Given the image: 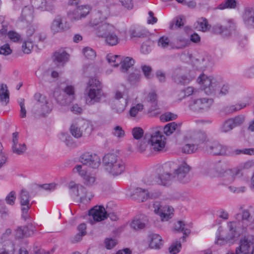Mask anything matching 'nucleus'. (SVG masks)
I'll return each instance as SVG.
<instances>
[{"label": "nucleus", "mask_w": 254, "mask_h": 254, "mask_svg": "<svg viewBox=\"0 0 254 254\" xmlns=\"http://www.w3.org/2000/svg\"><path fill=\"white\" fill-rule=\"evenodd\" d=\"M198 83L203 85V90L207 95L215 94L219 88V83L216 79L213 77H208L204 74H200L197 78Z\"/></svg>", "instance_id": "39448f33"}, {"label": "nucleus", "mask_w": 254, "mask_h": 254, "mask_svg": "<svg viewBox=\"0 0 254 254\" xmlns=\"http://www.w3.org/2000/svg\"><path fill=\"white\" fill-rule=\"evenodd\" d=\"M242 222L246 223L245 225H243V227H247L248 225V223L250 222L251 219V217H250V213L248 210L245 209L243 210L242 212Z\"/></svg>", "instance_id": "69168bd1"}, {"label": "nucleus", "mask_w": 254, "mask_h": 254, "mask_svg": "<svg viewBox=\"0 0 254 254\" xmlns=\"http://www.w3.org/2000/svg\"><path fill=\"white\" fill-rule=\"evenodd\" d=\"M96 177L90 170H82L80 166V182L86 187L92 186L95 183Z\"/></svg>", "instance_id": "f3484780"}, {"label": "nucleus", "mask_w": 254, "mask_h": 254, "mask_svg": "<svg viewBox=\"0 0 254 254\" xmlns=\"http://www.w3.org/2000/svg\"><path fill=\"white\" fill-rule=\"evenodd\" d=\"M50 28L54 32H62L69 30L70 26L64 17L58 15L53 20Z\"/></svg>", "instance_id": "ddd939ff"}, {"label": "nucleus", "mask_w": 254, "mask_h": 254, "mask_svg": "<svg viewBox=\"0 0 254 254\" xmlns=\"http://www.w3.org/2000/svg\"><path fill=\"white\" fill-rule=\"evenodd\" d=\"M126 36L127 40L129 39L133 42H136L138 39L143 38L146 37L145 33H127Z\"/></svg>", "instance_id": "6e6d98bb"}, {"label": "nucleus", "mask_w": 254, "mask_h": 254, "mask_svg": "<svg viewBox=\"0 0 254 254\" xmlns=\"http://www.w3.org/2000/svg\"><path fill=\"white\" fill-rule=\"evenodd\" d=\"M122 61L119 62V64H121V69L123 72H127L134 64V60L132 58L127 57L123 58L121 57Z\"/></svg>", "instance_id": "4c0bfd02"}, {"label": "nucleus", "mask_w": 254, "mask_h": 254, "mask_svg": "<svg viewBox=\"0 0 254 254\" xmlns=\"http://www.w3.org/2000/svg\"><path fill=\"white\" fill-rule=\"evenodd\" d=\"M117 35L115 33H98V36L105 39V42L109 46L116 45L120 41H127V33H119Z\"/></svg>", "instance_id": "9b49d317"}, {"label": "nucleus", "mask_w": 254, "mask_h": 254, "mask_svg": "<svg viewBox=\"0 0 254 254\" xmlns=\"http://www.w3.org/2000/svg\"><path fill=\"white\" fill-rule=\"evenodd\" d=\"M69 131L71 134L76 138L79 137V127L78 121H74L70 126Z\"/></svg>", "instance_id": "603ef678"}, {"label": "nucleus", "mask_w": 254, "mask_h": 254, "mask_svg": "<svg viewBox=\"0 0 254 254\" xmlns=\"http://www.w3.org/2000/svg\"><path fill=\"white\" fill-rule=\"evenodd\" d=\"M164 137L160 130L155 131L151 135L150 139L148 142H150L154 151H162L165 146V142L162 140Z\"/></svg>", "instance_id": "2eb2a0df"}, {"label": "nucleus", "mask_w": 254, "mask_h": 254, "mask_svg": "<svg viewBox=\"0 0 254 254\" xmlns=\"http://www.w3.org/2000/svg\"><path fill=\"white\" fill-rule=\"evenodd\" d=\"M141 78L140 71L138 69H135L133 71L129 73L127 80L129 84L135 85L139 83Z\"/></svg>", "instance_id": "c9c22d12"}, {"label": "nucleus", "mask_w": 254, "mask_h": 254, "mask_svg": "<svg viewBox=\"0 0 254 254\" xmlns=\"http://www.w3.org/2000/svg\"><path fill=\"white\" fill-rule=\"evenodd\" d=\"M194 27L196 30L206 32L210 30L211 26L206 18L201 17L197 18L194 23Z\"/></svg>", "instance_id": "a878e982"}, {"label": "nucleus", "mask_w": 254, "mask_h": 254, "mask_svg": "<svg viewBox=\"0 0 254 254\" xmlns=\"http://www.w3.org/2000/svg\"><path fill=\"white\" fill-rule=\"evenodd\" d=\"M149 102L151 104V107L149 111H152L157 109V95L156 93L152 92L149 94L148 95Z\"/></svg>", "instance_id": "13d9d810"}, {"label": "nucleus", "mask_w": 254, "mask_h": 254, "mask_svg": "<svg viewBox=\"0 0 254 254\" xmlns=\"http://www.w3.org/2000/svg\"><path fill=\"white\" fill-rule=\"evenodd\" d=\"M46 33H32L27 39H23L22 50L25 54H29L33 48V42H43L47 38Z\"/></svg>", "instance_id": "6e6552de"}, {"label": "nucleus", "mask_w": 254, "mask_h": 254, "mask_svg": "<svg viewBox=\"0 0 254 254\" xmlns=\"http://www.w3.org/2000/svg\"><path fill=\"white\" fill-rule=\"evenodd\" d=\"M16 198V192L14 191H11L6 195L5 200L7 204L13 205L15 204Z\"/></svg>", "instance_id": "bf43d9fd"}, {"label": "nucleus", "mask_w": 254, "mask_h": 254, "mask_svg": "<svg viewBox=\"0 0 254 254\" xmlns=\"http://www.w3.org/2000/svg\"><path fill=\"white\" fill-rule=\"evenodd\" d=\"M236 37L240 46L244 48L247 44V37L245 35H242L240 33H235Z\"/></svg>", "instance_id": "680f3d73"}, {"label": "nucleus", "mask_w": 254, "mask_h": 254, "mask_svg": "<svg viewBox=\"0 0 254 254\" xmlns=\"http://www.w3.org/2000/svg\"><path fill=\"white\" fill-rule=\"evenodd\" d=\"M174 176L169 173H164L158 175V179L157 178V182L158 185H163L164 186H169L171 184Z\"/></svg>", "instance_id": "72a5a7b5"}, {"label": "nucleus", "mask_w": 254, "mask_h": 254, "mask_svg": "<svg viewBox=\"0 0 254 254\" xmlns=\"http://www.w3.org/2000/svg\"><path fill=\"white\" fill-rule=\"evenodd\" d=\"M88 215L92 216L96 222H100L109 217L112 221H116L118 217L115 213H107L103 206H95L88 211Z\"/></svg>", "instance_id": "423d86ee"}, {"label": "nucleus", "mask_w": 254, "mask_h": 254, "mask_svg": "<svg viewBox=\"0 0 254 254\" xmlns=\"http://www.w3.org/2000/svg\"><path fill=\"white\" fill-rule=\"evenodd\" d=\"M173 44L174 46L172 47V49H182L186 47L190 46L189 38H185L183 37H180L178 38L176 43Z\"/></svg>", "instance_id": "ea45409f"}, {"label": "nucleus", "mask_w": 254, "mask_h": 254, "mask_svg": "<svg viewBox=\"0 0 254 254\" xmlns=\"http://www.w3.org/2000/svg\"><path fill=\"white\" fill-rule=\"evenodd\" d=\"M100 158L96 154L85 152L80 156V163L92 168H98L100 164Z\"/></svg>", "instance_id": "f8f14e48"}, {"label": "nucleus", "mask_w": 254, "mask_h": 254, "mask_svg": "<svg viewBox=\"0 0 254 254\" xmlns=\"http://www.w3.org/2000/svg\"><path fill=\"white\" fill-rule=\"evenodd\" d=\"M245 25L249 27H254V9L248 8L246 9L243 16Z\"/></svg>", "instance_id": "cd10ccee"}, {"label": "nucleus", "mask_w": 254, "mask_h": 254, "mask_svg": "<svg viewBox=\"0 0 254 254\" xmlns=\"http://www.w3.org/2000/svg\"><path fill=\"white\" fill-rule=\"evenodd\" d=\"M213 103V100L209 98H199L192 99L190 101V109L195 112L202 113L208 111Z\"/></svg>", "instance_id": "1a4fd4ad"}, {"label": "nucleus", "mask_w": 254, "mask_h": 254, "mask_svg": "<svg viewBox=\"0 0 254 254\" xmlns=\"http://www.w3.org/2000/svg\"><path fill=\"white\" fill-rule=\"evenodd\" d=\"M79 0H69V5L73 7L68 12V15L71 19H78L79 18Z\"/></svg>", "instance_id": "7c9ffc66"}, {"label": "nucleus", "mask_w": 254, "mask_h": 254, "mask_svg": "<svg viewBox=\"0 0 254 254\" xmlns=\"http://www.w3.org/2000/svg\"><path fill=\"white\" fill-rule=\"evenodd\" d=\"M111 168V170H108L107 172L114 176H117L121 175L125 171L126 165L125 163L121 159V160H118V162L114 164V166L113 165Z\"/></svg>", "instance_id": "c85d7f7f"}, {"label": "nucleus", "mask_w": 254, "mask_h": 254, "mask_svg": "<svg viewBox=\"0 0 254 254\" xmlns=\"http://www.w3.org/2000/svg\"><path fill=\"white\" fill-rule=\"evenodd\" d=\"M220 30L221 31H235L236 30V24L232 20H228L227 21L226 24L224 26H220Z\"/></svg>", "instance_id": "5fc2aeb1"}, {"label": "nucleus", "mask_w": 254, "mask_h": 254, "mask_svg": "<svg viewBox=\"0 0 254 254\" xmlns=\"http://www.w3.org/2000/svg\"><path fill=\"white\" fill-rule=\"evenodd\" d=\"M190 169V167L186 162H183L178 165L174 173L180 183L186 184L191 180V177L189 174Z\"/></svg>", "instance_id": "9d476101"}, {"label": "nucleus", "mask_w": 254, "mask_h": 254, "mask_svg": "<svg viewBox=\"0 0 254 254\" xmlns=\"http://www.w3.org/2000/svg\"><path fill=\"white\" fill-rule=\"evenodd\" d=\"M0 32H15L10 23L6 20L1 22V29Z\"/></svg>", "instance_id": "338daca9"}, {"label": "nucleus", "mask_w": 254, "mask_h": 254, "mask_svg": "<svg viewBox=\"0 0 254 254\" xmlns=\"http://www.w3.org/2000/svg\"><path fill=\"white\" fill-rule=\"evenodd\" d=\"M121 159L114 153H108L103 158V164L105 170H111V167Z\"/></svg>", "instance_id": "412c9836"}, {"label": "nucleus", "mask_w": 254, "mask_h": 254, "mask_svg": "<svg viewBox=\"0 0 254 254\" xmlns=\"http://www.w3.org/2000/svg\"><path fill=\"white\" fill-rule=\"evenodd\" d=\"M175 230L178 232H181L183 233L184 236L181 238L184 242L186 241V237L190 233V230L187 228V225L183 221H178L174 226Z\"/></svg>", "instance_id": "473e14b6"}, {"label": "nucleus", "mask_w": 254, "mask_h": 254, "mask_svg": "<svg viewBox=\"0 0 254 254\" xmlns=\"http://www.w3.org/2000/svg\"><path fill=\"white\" fill-rule=\"evenodd\" d=\"M181 124H177L175 122L167 124L163 128L164 133L167 136L171 135L178 127H180Z\"/></svg>", "instance_id": "49530a36"}, {"label": "nucleus", "mask_w": 254, "mask_h": 254, "mask_svg": "<svg viewBox=\"0 0 254 254\" xmlns=\"http://www.w3.org/2000/svg\"><path fill=\"white\" fill-rule=\"evenodd\" d=\"M60 138L61 140L65 142L66 145L70 148H74L76 146L75 142L67 133L62 132L60 134Z\"/></svg>", "instance_id": "79ce46f5"}, {"label": "nucleus", "mask_w": 254, "mask_h": 254, "mask_svg": "<svg viewBox=\"0 0 254 254\" xmlns=\"http://www.w3.org/2000/svg\"><path fill=\"white\" fill-rule=\"evenodd\" d=\"M5 37H7L10 41L13 42H21L23 41V37L18 33H1Z\"/></svg>", "instance_id": "de8ad7c7"}, {"label": "nucleus", "mask_w": 254, "mask_h": 254, "mask_svg": "<svg viewBox=\"0 0 254 254\" xmlns=\"http://www.w3.org/2000/svg\"><path fill=\"white\" fill-rule=\"evenodd\" d=\"M82 53L84 58L88 60H93L96 56V52L90 47L83 48Z\"/></svg>", "instance_id": "a18cd8bd"}, {"label": "nucleus", "mask_w": 254, "mask_h": 254, "mask_svg": "<svg viewBox=\"0 0 254 254\" xmlns=\"http://www.w3.org/2000/svg\"><path fill=\"white\" fill-rule=\"evenodd\" d=\"M68 189L71 196L72 197H76L78 196V185L73 182H71L68 184Z\"/></svg>", "instance_id": "4d7b16f0"}, {"label": "nucleus", "mask_w": 254, "mask_h": 254, "mask_svg": "<svg viewBox=\"0 0 254 254\" xmlns=\"http://www.w3.org/2000/svg\"><path fill=\"white\" fill-rule=\"evenodd\" d=\"M80 124H81V127H80V137L82 135H89L92 130V127L90 123L88 121L82 120L80 121Z\"/></svg>", "instance_id": "e433bc0d"}, {"label": "nucleus", "mask_w": 254, "mask_h": 254, "mask_svg": "<svg viewBox=\"0 0 254 254\" xmlns=\"http://www.w3.org/2000/svg\"><path fill=\"white\" fill-rule=\"evenodd\" d=\"M18 134L15 132L12 134V149L14 153L17 154H22L26 149V145L24 143L18 144Z\"/></svg>", "instance_id": "c756f323"}, {"label": "nucleus", "mask_w": 254, "mask_h": 254, "mask_svg": "<svg viewBox=\"0 0 254 254\" xmlns=\"http://www.w3.org/2000/svg\"><path fill=\"white\" fill-rule=\"evenodd\" d=\"M181 246V242L176 241L170 247L169 252L172 254H176L179 252Z\"/></svg>", "instance_id": "774afa93"}, {"label": "nucleus", "mask_w": 254, "mask_h": 254, "mask_svg": "<svg viewBox=\"0 0 254 254\" xmlns=\"http://www.w3.org/2000/svg\"><path fill=\"white\" fill-rule=\"evenodd\" d=\"M234 127L233 122L229 119L223 122L220 127V131L222 132H227L231 130Z\"/></svg>", "instance_id": "3c124183"}, {"label": "nucleus", "mask_w": 254, "mask_h": 254, "mask_svg": "<svg viewBox=\"0 0 254 254\" xmlns=\"http://www.w3.org/2000/svg\"><path fill=\"white\" fill-rule=\"evenodd\" d=\"M0 101L3 105H6L9 101V95L6 85L1 84L0 87Z\"/></svg>", "instance_id": "58836bf2"}, {"label": "nucleus", "mask_w": 254, "mask_h": 254, "mask_svg": "<svg viewBox=\"0 0 254 254\" xmlns=\"http://www.w3.org/2000/svg\"><path fill=\"white\" fill-rule=\"evenodd\" d=\"M153 208L154 212L159 215L162 220H168L172 217L173 215V208L169 206H162L160 205L158 202H155L153 204Z\"/></svg>", "instance_id": "4468645a"}, {"label": "nucleus", "mask_w": 254, "mask_h": 254, "mask_svg": "<svg viewBox=\"0 0 254 254\" xmlns=\"http://www.w3.org/2000/svg\"><path fill=\"white\" fill-rule=\"evenodd\" d=\"M160 194L159 192H149L147 190L137 188L133 196L134 198L137 199L139 201L144 202L149 198H156L158 197Z\"/></svg>", "instance_id": "dca6fc26"}, {"label": "nucleus", "mask_w": 254, "mask_h": 254, "mask_svg": "<svg viewBox=\"0 0 254 254\" xmlns=\"http://www.w3.org/2000/svg\"><path fill=\"white\" fill-rule=\"evenodd\" d=\"M34 6L42 10H52L54 8L53 2L51 0H31Z\"/></svg>", "instance_id": "4be33fe9"}, {"label": "nucleus", "mask_w": 254, "mask_h": 254, "mask_svg": "<svg viewBox=\"0 0 254 254\" xmlns=\"http://www.w3.org/2000/svg\"><path fill=\"white\" fill-rule=\"evenodd\" d=\"M206 150L207 153L213 155H222L226 153V147L217 142L207 144Z\"/></svg>", "instance_id": "6ab92c4d"}, {"label": "nucleus", "mask_w": 254, "mask_h": 254, "mask_svg": "<svg viewBox=\"0 0 254 254\" xmlns=\"http://www.w3.org/2000/svg\"><path fill=\"white\" fill-rule=\"evenodd\" d=\"M32 227L31 224L26 226H19L15 230V236L18 239L30 236L33 233V230L31 229Z\"/></svg>", "instance_id": "bb28decb"}, {"label": "nucleus", "mask_w": 254, "mask_h": 254, "mask_svg": "<svg viewBox=\"0 0 254 254\" xmlns=\"http://www.w3.org/2000/svg\"><path fill=\"white\" fill-rule=\"evenodd\" d=\"M195 61L196 64L201 68H206L212 64L211 58L206 53L199 56Z\"/></svg>", "instance_id": "2f4dec72"}, {"label": "nucleus", "mask_w": 254, "mask_h": 254, "mask_svg": "<svg viewBox=\"0 0 254 254\" xmlns=\"http://www.w3.org/2000/svg\"><path fill=\"white\" fill-rule=\"evenodd\" d=\"M228 227L229 230L225 236L223 238H221L220 236H217V241L215 242V243L222 245V243H219V241H222L223 242L225 241L226 242H230L239 236V233L236 232L235 229L231 223L228 224Z\"/></svg>", "instance_id": "aec40b11"}, {"label": "nucleus", "mask_w": 254, "mask_h": 254, "mask_svg": "<svg viewBox=\"0 0 254 254\" xmlns=\"http://www.w3.org/2000/svg\"><path fill=\"white\" fill-rule=\"evenodd\" d=\"M51 69L48 68L47 69H44L42 68H39L36 72L35 74L36 76L40 80L46 81L47 80L48 77L50 73Z\"/></svg>", "instance_id": "09e8293b"}, {"label": "nucleus", "mask_w": 254, "mask_h": 254, "mask_svg": "<svg viewBox=\"0 0 254 254\" xmlns=\"http://www.w3.org/2000/svg\"><path fill=\"white\" fill-rule=\"evenodd\" d=\"M150 239L149 247L152 249L159 250L163 245L162 237L156 234H152L149 236Z\"/></svg>", "instance_id": "393cba45"}, {"label": "nucleus", "mask_w": 254, "mask_h": 254, "mask_svg": "<svg viewBox=\"0 0 254 254\" xmlns=\"http://www.w3.org/2000/svg\"><path fill=\"white\" fill-rule=\"evenodd\" d=\"M104 96L102 90V85L100 81L96 78L89 79L85 94V103L92 105L100 102Z\"/></svg>", "instance_id": "f257e3e1"}, {"label": "nucleus", "mask_w": 254, "mask_h": 254, "mask_svg": "<svg viewBox=\"0 0 254 254\" xmlns=\"http://www.w3.org/2000/svg\"><path fill=\"white\" fill-rule=\"evenodd\" d=\"M184 25L183 19L181 16L174 18L170 23L169 29L171 30H178Z\"/></svg>", "instance_id": "37998d69"}, {"label": "nucleus", "mask_w": 254, "mask_h": 254, "mask_svg": "<svg viewBox=\"0 0 254 254\" xmlns=\"http://www.w3.org/2000/svg\"><path fill=\"white\" fill-rule=\"evenodd\" d=\"M75 89L72 85H67L61 93L57 91L54 92V96L57 103L62 106L69 105L75 99Z\"/></svg>", "instance_id": "7ed1b4c3"}, {"label": "nucleus", "mask_w": 254, "mask_h": 254, "mask_svg": "<svg viewBox=\"0 0 254 254\" xmlns=\"http://www.w3.org/2000/svg\"><path fill=\"white\" fill-rule=\"evenodd\" d=\"M152 42L148 40L143 43L140 47V52L144 55L149 54L152 51Z\"/></svg>", "instance_id": "864d4df0"}, {"label": "nucleus", "mask_w": 254, "mask_h": 254, "mask_svg": "<svg viewBox=\"0 0 254 254\" xmlns=\"http://www.w3.org/2000/svg\"><path fill=\"white\" fill-rule=\"evenodd\" d=\"M182 69L181 68H176L173 73L172 78L175 83L178 84L185 85L189 83L193 79L192 77H188L182 75Z\"/></svg>", "instance_id": "a211bd4d"}, {"label": "nucleus", "mask_w": 254, "mask_h": 254, "mask_svg": "<svg viewBox=\"0 0 254 254\" xmlns=\"http://www.w3.org/2000/svg\"><path fill=\"white\" fill-rule=\"evenodd\" d=\"M197 149L194 144H186L182 148V151L184 153L190 154L193 153Z\"/></svg>", "instance_id": "052dcab7"}, {"label": "nucleus", "mask_w": 254, "mask_h": 254, "mask_svg": "<svg viewBox=\"0 0 254 254\" xmlns=\"http://www.w3.org/2000/svg\"><path fill=\"white\" fill-rule=\"evenodd\" d=\"M157 45L163 49L169 48L170 49H172V47L174 46V44L170 41L168 37L165 36H161L158 39Z\"/></svg>", "instance_id": "a19ab883"}, {"label": "nucleus", "mask_w": 254, "mask_h": 254, "mask_svg": "<svg viewBox=\"0 0 254 254\" xmlns=\"http://www.w3.org/2000/svg\"><path fill=\"white\" fill-rule=\"evenodd\" d=\"M108 62L110 64H113L114 66L119 65V62L122 61L121 57L118 55H114L112 54H108L106 56Z\"/></svg>", "instance_id": "8fccbe9b"}, {"label": "nucleus", "mask_w": 254, "mask_h": 254, "mask_svg": "<svg viewBox=\"0 0 254 254\" xmlns=\"http://www.w3.org/2000/svg\"><path fill=\"white\" fill-rule=\"evenodd\" d=\"M237 2L236 0H225L218 6L221 10L224 9H235L237 7Z\"/></svg>", "instance_id": "c03bdc74"}, {"label": "nucleus", "mask_w": 254, "mask_h": 254, "mask_svg": "<svg viewBox=\"0 0 254 254\" xmlns=\"http://www.w3.org/2000/svg\"><path fill=\"white\" fill-rule=\"evenodd\" d=\"M69 55L65 51L56 52L54 55V62L58 66H63L69 59Z\"/></svg>", "instance_id": "b1692460"}, {"label": "nucleus", "mask_w": 254, "mask_h": 254, "mask_svg": "<svg viewBox=\"0 0 254 254\" xmlns=\"http://www.w3.org/2000/svg\"><path fill=\"white\" fill-rule=\"evenodd\" d=\"M33 12L34 10L32 6H25L23 8L21 16L16 23L18 29L23 30L27 28L28 31L31 30L28 27L33 19Z\"/></svg>", "instance_id": "20e7f679"}, {"label": "nucleus", "mask_w": 254, "mask_h": 254, "mask_svg": "<svg viewBox=\"0 0 254 254\" xmlns=\"http://www.w3.org/2000/svg\"><path fill=\"white\" fill-rule=\"evenodd\" d=\"M32 111L37 114L45 116L49 114L54 107L52 102L46 96L36 93L33 96Z\"/></svg>", "instance_id": "f03ea898"}, {"label": "nucleus", "mask_w": 254, "mask_h": 254, "mask_svg": "<svg viewBox=\"0 0 254 254\" xmlns=\"http://www.w3.org/2000/svg\"><path fill=\"white\" fill-rule=\"evenodd\" d=\"M19 199L21 207H25V206L31 207V205L29 203L30 195L28 191L22 189L19 194Z\"/></svg>", "instance_id": "f704fd0d"}, {"label": "nucleus", "mask_w": 254, "mask_h": 254, "mask_svg": "<svg viewBox=\"0 0 254 254\" xmlns=\"http://www.w3.org/2000/svg\"><path fill=\"white\" fill-rule=\"evenodd\" d=\"M236 253V254H254V237L248 235L241 238Z\"/></svg>", "instance_id": "0eeeda50"}, {"label": "nucleus", "mask_w": 254, "mask_h": 254, "mask_svg": "<svg viewBox=\"0 0 254 254\" xmlns=\"http://www.w3.org/2000/svg\"><path fill=\"white\" fill-rule=\"evenodd\" d=\"M147 222V217L144 215H140L132 220L130 226L133 229L138 230L144 228Z\"/></svg>", "instance_id": "5701e85b"}, {"label": "nucleus", "mask_w": 254, "mask_h": 254, "mask_svg": "<svg viewBox=\"0 0 254 254\" xmlns=\"http://www.w3.org/2000/svg\"><path fill=\"white\" fill-rule=\"evenodd\" d=\"M141 68L145 78L148 79H151L152 77L151 74L152 67L149 65H142Z\"/></svg>", "instance_id": "0e129e2a"}, {"label": "nucleus", "mask_w": 254, "mask_h": 254, "mask_svg": "<svg viewBox=\"0 0 254 254\" xmlns=\"http://www.w3.org/2000/svg\"><path fill=\"white\" fill-rule=\"evenodd\" d=\"M143 130L140 127H135L132 129V134L134 139L138 140L143 135Z\"/></svg>", "instance_id": "e2e57ef3"}]
</instances>
